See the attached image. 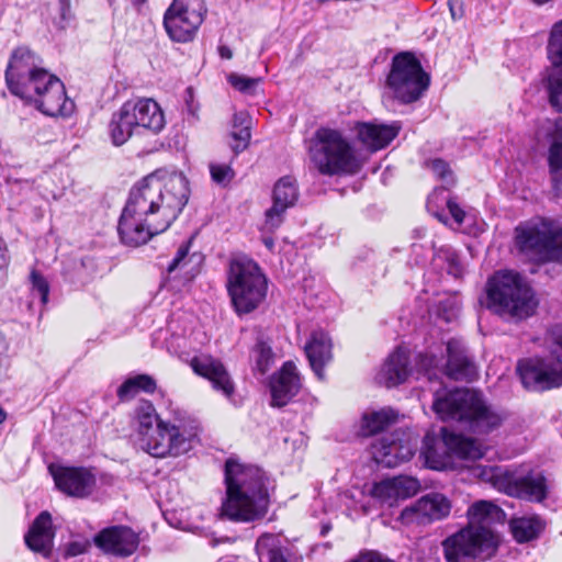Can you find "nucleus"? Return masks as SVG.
I'll use <instances>...</instances> for the list:
<instances>
[{"label": "nucleus", "instance_id": "603ef678", "mask_svg": "<svg viewBox=\"0 0 562 562\" xmlns=\"http://www.w3.org/2000/svg\"><path fill=\"white\" fill-rule=\"evenodd\" d=\"M447 206L454 221L462 224L465 215L464 211L453 201H448Z\"/></svg>", "mask_w": 562, "mask_h": 562}, {"label": "nucleus", "instance_id": "37998d69", "mask_svg": "<svg viewBox=\"0 0 562 562\" xmlns=\"http://www.w3.org/2000/svg\"><path fill=\"white\" fill-rule=\"evenodd\" d=\"M140 392V374L127 379L119 389L117 397L121 402H128Z\"/></svg>", "mask_w": 562, "mask_h": 562}, {"label": "nucleus", "instance_id": "1a4fd4ad", "mask_svg": "<svg viewBox=\"0 0 562 562\" xmlns=\"http://www.w3.org/2000/svg\"><path fill=\"white\" fill-rule=\"evenodd\" d=\"M550 338L554 348L548 357L522 360L517 366L526 389L544 391L562 385V325L551 329Z\"/></svg>", "mask_w": 562, "mask_h": 562}, {"label": "nucleus", "instance_id": "58836bf2", "mask_svg": "<svg viewBox=\"0 0 562 562\" xmlns=\"http://www.w3.org/2000/svg\"><path fill=\"white\" fill-rule=\"evenodd\" d=\"M548 162L551 172L562 171V116L554 122Z\"/></svg>", "mask_w": 562, "mask_h": 562}, {"label": "nucleus", "instance_id": "0eeeda50", "mask_svg": "<svg viewBox=\"0 0 562 562\" xmlns=\"http://www.w3.org/2000/svg\"><path fill=\"white\" fill-rule=\"evenodd\" d=\"M267 289V279L254 260L238 257L231 261L227 291L238 315L248 314L258 308L266 299Z\"/></svg>", "mask_w": 562, "mask_h": 562}, {"label": "nucleus", "instance_id": "b1692460", "mask_svg": "<svg viewBox=\"0 0 562 562\" xmlns=\"http://www.w3.org/2000/svg\"><path fill=\"white\" fill-rule=\"evenodd\" d=\"M140 99L126 101L122 108L113 114L109 124V134L113 145L121 146L133 135L139 126Z\"/></svg>", "mask_w": 562, "mask_h": 562}, {"label": "nucleus", "instance_id": "aec40b11", "mask_svg": "<svg viewBox=\"0 0 562 562\" xmlns=\"http://www.w3.org/2000/svg\"><path fill=\"white\" fill-rule=\"evenodd\" d=\"M94 543L105 553L127 557L136 550L138 536L128 527L112 526L95 535Z\"/></svg>", "mask_w": 562, "mask_h": 562}, {"label": "nucleus", "instance_id": "c03bdc74", "mask_svg": "<svg viewBox=\"0 0 562 562\" xmlns=\"http://www.w3.org/2000/svg\"><path fill=\"white\" fill-rule=\"evenodd\" d=\"M426 166L446 184L454 183L453 173L446 161L441 159H434L428 161Z\"/></svg>", "mask_w": 562, "mask_h": 562}, {"label": "nucleus", "instance_id": "9d476101", "mask_svg": "<svg viewBox=\"0 0 562 562\" xmlns=\"http://www.w3.org/2000/svg\"><path fill=\"white\" fill-rule=\"evenodd\" d=\"M430 78L419 60L408 52L398 53L392 59L386 77V88L402 103L417 101L428 89Z\"/></svg>", "mask_w": 562, "mask_h": 562}, {"label": "nucleus", "instance_id": "8fccbe9b", "mask_svg": "<svg viewBox=\"0 0 562 562\" xmlns=\"http://www.w3.org/2000/svg\"><path fill=\"white\" fill-rule=\"evenodd\" d=\"M446 260H447V271H448V273L453 276V277H456V278L461 277L462 272H463V269H462V267L459 263L458 257L454 254L449 252V254L446 255Z\"/></svg>", "mask_w": 562, "mask_h": 562}, {"label": "nucleus", "instance_id": "49530a36", "mask_svg": "<svg viewBox=\"0 0 562 562\" xmlns=\"http://www.w3.org/2000/svg\"><path fill=\"white\" fill-rule=\"evenodd\" d=\"M423 454L425 457L426 464L430 469L440 470L447 467V462L439 458L435 447L428 446L426 443Z\"/></svg>", "mask_w": 562, "mask_h": 562}, {"label": "nucleus", "instance_id": "2f4dec72", "mask_svg": "<svg viewBox=\"0 0 562 562\" xmlns=\"http://www.w3.org/2000/svg\"><path fill=\"white\" fill-rule=\"evenodd\" d=\"M408 363L409 358L407 351L401 348L396 349L384 361L376 374V381L386 387L404 383L411 372Z\"/></svg>", "mask_w": 562, "mask_h": 562}, {"label": "nucleus", "instance_id": "13d9d810", "mask_svg": "<svg viewBox=\"0 0 562 562\" xmlns=\"http://www.w3.org/2000/svg\"><path fill=\"white\" fill-rule=\"evenodd\" d=\"M157 390V384L155 380L146 374H143V392L145 393H155Z\"/></svg>", "mask_w": 562, "mask_h": 562}, {"label": "nucleus", "instance_id": "f257e3e1", "mask_svg": "<svg viewBox=\"0 0 562 562\" xmlns=\"http://www.w3.org/2000/svg\"><path fill=\"white\" fill-rule=\"evenodd\" d=\"M226 497L222 515L232 521L251 522L265 517L269 495L265 473L255 465L228 459L225 463Z\"/></svg>", "mask_w": 562, "mask_h": 562}, {"label": "nucleus", "instance_id": "0e129e2a", "mask_svg": "<svg viewBox=\"0 0 562 562\" xmlns=\"http://www.w3.org/2000/svg\"><path fill=\"white\" fill-rule=\"evenodd\" d=\"M135 5H138L140 3V0H133Z\"/></svg>", "mask_w": 562, "mask_h": 562}, {"label": "nucleus", "instance_id": "a211bd4d", "mask_svg": "<svg viewBox=\"0 0 562 562\" xmlns=\"http://www.w3.org/2000/svg\"><path fill=\"white\" fill-rule=\"evenodd\" d=\"M299 198L295 181L290 177L281 178L273 188L272 206L265 213L263 229L273 232L283 222L285 211L293 206Z\"/></svg>", "mask_w": 562, "mask_h": 562}, {"label": "nucleus", "instance_id": "412c9836", "mask_svg": "<svg viewBox=\"0 0 562 562\" xmlns=\"http://www.w3.org/2000/svg\"><path fill=\"white\" fill-rule=\"evenodd\" d=\"M419 487V482L416 479L400 475L374 483L370 495L382 504L393 506L400 499L414 496Z\"/></svg>", "mask_w": 562, "mask_h": 562}, {"label": "nucleus", "instance_id": "4468645a", "mask_svg": "<svg viewBox=\"0 0 562 562\" xmlns=\"http://www.w3.org/2000/svg\"><path fill=\"white\" fill-rule=\"evenodd\" d=\"M206 13L204 0H173L165 12L164 25L172 41L187 43L194 38Z\"/></svg>", "mask_w": 562, "mask_h": 562}, {"label": "nucleus", "instance_id": "6ab92c4d", "mask_svg": "<svg viewBox=\"0 0 562 562\" xmlns=\"http://www.w3.org/2000/svg\"><path fill=\"white\" fill-rule=\"evenodd\" d=\"M55 484L65 494L74 497H86L91 494L94 485V475L85 468L49 467Z\"/></svg>", "mask_w": 562, "mask_h": 562}, {"label": "nucleus", "instance_id": "f704fd0d", "mask_svg": "<svg viewBox=\"0 0 562 562\" xmlns=\"http://www.w3.org/2000/svg\"><path fill=\"white\" fill-rule=\"evenodd\" d=\"M250 128L251 117L246 112L234 114L231 132L232 142L229 143V146L235 156L244 151L249 146L251 138Z\"/></svg>", "mask_w": 562, "mask_h": 562}, {"label": "nucleus", "instance_id": "5fc2aeb1", "mask_svg": "<svg viewBox=\"0 0 562 562\" xmlns=\"http://www.w3.org/2000/svg\"><path fill=\"white\" fill-rule=\"evenodd\" d=\"M10 261L7 243L0 237V269L7 267Z\"/></svg>", "mask_w": 562, "mask_h": 562}, {"label": "nucleus", "instance_id": "473e14b6", "mask_svg": "<svg viewBox=\"0 0 562 562\" xmlns=\"http://www.w3.org/2000/svg\"><path fill=\"white\" fill-rule=\"evenodd\" d=\"M467 516L468 527L492 530V525L504 520L505 513L490 501H477L469 507Z\"/></svg>", "mask_w": 562, "mask_h": 562}, {"label": "nucleus", "instance_id": "c9c22d12", "mask_svg": "<svg viewBox=\"0 0 562 562\" xmlns=\"http://www.w3.org/2000/svg\"><path fill=\"white\" fill-rule=\"evenodd\" d=\"M256 552L260 562H288L279 536L263 533L256 542Z\"/></svg>", "mask_w": 562, "mask_h": 562}, {"label": "nucleus", "instance_id": "20e7f679", "mask_svg": "<svg viewBox=\"0 0 562 562\" xmlns=\"http://www.w3.org/2000/svg\"><path fill=\"white\" fill-rule=\"evenodd\" d=\"M195 422L169 424L160 419L154 406L143 400V450L155 458L187 453L198 440Z\"/></svg>", "mask_w": 562, "mask_h": 562}, {"label": "nucleus", "instance_id": "dca6fc26", "mask_svg": "<svg viewBox=\"0 0 562 562\" xmlns=\"http://www.w3.org/2000/svg\"><path fill=\"white\" fill-rule=\"evenodd\" d=\"M450 509L451 504L445 495L430 493L419 498L412 506L403 509L400 520L405 525H427L447 517Z\"/></svg>", "mask_w": 562, "mask_h": 562}, {"label": "nucleus", "instance_id": "69168bd1", "mask_svg": "<svg viewBox=\"0 0 562 562\" xmlns=\"http://www.w3.org/2000/svg\"><path fill=\"white\" fill-rule=\"evenodd\" d=\"M158 395H159L160 397H162V396H164V394H162V392H161V391H158Z\"/></svg>", "mask_w": 562, "mask_h": 562}, {"label": "nucleus", "instance_id": "09e8293b", "mask_svg": "<svg viewBox=\"0 0 562 562\" xmlns=\"http://www.w3.org/2000/svg\"><path fill=\"white\" fill-rule=\"evenodd\" d=\"M348 562H394L376 551H363Z\"/></svg>", "mask_w": 562, "mask_h": 562}, {"label": "nucleus", "instance_id": "7ed1b4c3", "mask_svg": "<svg viewBox=\"0 0 562 562\" xmlns=\"http://www.w3.org/2000/svg\"><path fill=\"white\" fill-rule=\"evenodd\" d=\"M432 408L442 420L460 422L470 430L481 434L499 427L504 419L481 393L470 389H456L448 393L436 391Z\"/></svg>", "mask_w": 562, "mask_h": 562}, {"label": "nucleus", "instance_id": "a19ab883", "mask_svg": "<svg viewBox=\"0 0 562 562\" xmlns=\"http://www.w3.org/2000/svg\"><path fill=\"white\" fill-rule=\"evenodd\" d=\"M252 356L257 370L266 373L273 360L271 347L267 342L259 340L252 349Z\"/></svg>", "mask_w": 562, "mask_h": 562}, {"label": "nucleus", "instance_id": "79ce46f5", "mask_svg": "<svg viewBox=\"0 0 562 562\" xmlns=\"http://www.w3.org/2000/svg\"><path fill=\"white\" fill-rule=\"evenodd\" d=\"M212 180L220 186H227L234 178L235 172L227 164H210Z\"/></svg>", "mask_w": 562, "mask_h": 562}, {"label": "nucleus", "instance_id": "ddd939ff", "mask_svg": "<svg viewBox=\"0 0 562 562\" xmlns=\"http://www.w3.org/2000/svg\"><path fill=\"white\" fill-rule=\"evenodd\" d=\"M42 59L29 47L15 48L5 69V85L9 91L19 98H30L32 91H38L41 78L49 74L41 67Z\"/></svg>", "mask_w": 562, "mask_h": 562}, {"label": "nucleus", "instance_id": "423d86ee", "mask_svg": "<svg viewBox=\"0 0 562 562\" xmlns=\"http://www.w3.org/2000/svg\"><path fill=\"white\" fill-rule=\"evenodd\" d=\"M308 154L314 167L325 176L353 175L361 168L351 144L336 128H317L310 140Z\"/></svg>", "mask_w": 562, "mask_h": 562}, {"label": "nucleus", "instance_id": "2eb2a0df", "mask_svg": "<svg viewBox=\"0 0 562 562\" xmlns=\"http://www.w3.org/2000/svg\"><path fill=\"white\" fill-rule=\"evenodd\" d=\"M38 91H32L30 98H21L34 104L37 110L48 116H68L74 111V102L66 95L63 81L53 74H44Z\"/></svg>", "mask_w": 562, "mask_h": 562}, {"label": "nucleus", "instance_id": "864d4df0", "mask_svg": "<svg viewBox=\"0 0 562 562\" xmlns=\"http://www.w3.org/2000/svg\"><path fill=\"white\" fill-rule=\"evenodd\" d=\"M463 2L462 0H449L448 7L453 20L460 19L463 14L462 10Z\"/></svg>", "mask_w": 562, "mask_h": 562}, {"label": "nucleus", "instance_id": "c756f323", "mask_svg": "<svg viewBox=\"0 0 562 562\" xmlns=\"http://www.w3.org/2000/svg\"><path fill=\"white\" fill-rule=\"evenodd\" d=\"M300 390V379L292 362H285L280 372L271 381V404L282 407L295 396Z\"/></svg>", "mask_w": 562, "mask_h": 562}, {"label": "nucleus", "instance_id": "4be33fe9", "mask_svg": "<svg viewBox=\"0 0 562 562\" xmlns=\"http://www.w3.org/2000/svg\"><path fill=\"white\" fill-rule=\"evenodd\" d=\"M166 126V117L161 106L154 99L143 100V143L144 150L154 153L165 146L159 134Z\"/></svg>", "mask_w": 562, "mask_h": 562}, {"label": "nucleus", "instance_id": "7c9ffc66", "mask_svg": "<svg viewBox=\"0 0 562 562\" xmlns=\"http://www.w3.org/2000/svg\"><path fill=\"white\" fill-rule=\"evenodd\" d=\"M54 537L55 531L52 516L45 510L33 521L29 532L25 535V543L32 551L48 557L53 548Z\"/></svg>", "mask_w": 562, "mask_h": 562}, {"label": "nucleus", "instance_id": "e2e57ef3", "mask_svg": "<svg viewBox=\"0 0 562 562\" xmlns=\"http://www.w3.org/2000/svg\"><path fill=\"white\" fill-rule=\"evenodd\" d=\"M7 418V413L3 408L0 407V424H2Z\"/></svg>", "mask_w": 562, "mask_h": 562}, {"label": "nucleus", "instance_id": "a18cd8bd", "mask_svg": "<svg viewBox=\"0 0 562 562\" xmlns=\"http://www.w3.org/2000/svg\"><path fill=\"white\" fill-rule=\"evenodd\" d=\"M32 290L40 295L41 302L46 304L48 301L49 285L45 278L37 271L31 272Z\"/></svg>", "mask_w": 562, "mask_h": 562}, {"label": "nucleus", "instance_id": "5701e85b", "mask_svg": "<svg viewBox=\"0 0 562 562\" xmlns=\"http://www.w3.org/2000/svg\"><path fill=\"white\" fill-rule=\"evenodd\" d=\"M192 370L207 379L214 390L222 392L226 397H232L235 384L224 364L210 356H199L191 360Z\"/></svg>", "mask_w": 562, "mask_h": 562}, {"label": "nucleus", "instance_id": "bb28decb", "mask_svg": "<svg viewBox=\"0 0 562 562\" xmlns=\"http://www.w3.org/2000/svg\"><path fill=\"white\" fill-rule=\"evenodd\" d=\"M448 360L446 374L456 381H472L477 375V368L468 356V351L461 341L452 339L447 344Z\"/></svg>", "mask_w": 562, "mask_h": 562}, {"label": "nucleus", "instance_id": "a878e982", "mask_svg": "<svg viewBox=\"0 0 562 562\" xmlns=\"http://www.w3.org/2000/svg\"><path fill=\"white\" fill-rule=\"evenodd\" d=\"M402 126L398 122L390 124L359 122L356 125L359 142L370 151L385 148L398 135Z\"/></svg>", "mask_w": 562, "mask_h": 562}, {"label": "nucleus", "instance_id": "4d7b16f0", "mask_svg": "<svg viewBox=\"0 0 562 562\" xmlns=\"http://www.w3.org/2000/svg\"><path fill=\"white\" fill-rule=\"evenodd\" d=\"M445 312V318L447 321H450L451 318L456 317L458 312V305L454 299L448 301V307H443Z\"/></svg>", "mask_w": 562, "mask_h": 562}, {"label": "nucleus", "instance_id": "6e6552de", "mask_svg": "<svg viewBox=\"0 0 562 562\" xmlns=\"http://www.w3.org/2000/svg\"><path fill=\"white\" fill-rule=\"evenodd\" d=\"M472 474L512 497L542 502L549 491L548 479L543 472L530 471L526 475H517L506 467L475 465Z\"/></svg>", "mask_w": 562, "mask_h": 562}, {"label": "nucleus", "instance_id": "f8f14e48", "mask_svg": "<svg viewBox=\"0 0 562 562\" xmlns=\"http://www.w3.org/2000/svg\"><path fill=\"white\" fill-rule=\"evenodd\" d=\"M516 246L537 261L562 262V227L552 222L516 228Z\"/></svg>", "mask_w": 562, "mask_h": 562}, {"label": "nucleus", "instance_id": "bf43d9fd", "mask_svg": "<svg viewBox=\"0 0 562 562\" xmlns=\"http://www.w3.org/2000/svg\"><path fill=\"white\" fill-rule=\"evenodd\" d=\"M437 360L432 356H420L419 364L426 371H428L431 367L436 366Z\"/></svg>", "mask_w": 562, "mask_h": 562}, {"label": "nucleus", "instance_id": "9b49d317", "mask_svg": "<svg viewBox=\"0 0 562 562\" xmlns=\"http://www.w3.org/2000/svg\"><path fill=\"white\" fill-rule=\"evenodd\" d=\"M441 546L446 562H481L496 553L497 539L492 530L465 526L447 537Z\"/></svg>", "mask_w": 562, "mask_h": 562}, {"label": "nucleus", "instance_id": "de8ad7c7", "mask_svg": "<svg viewBox=\"0 0 562 562\" xmlns=\"http://www.w3.org/2000/svg\"><path fill=\"white\" fill-rule=\"evenodd\" d=\"M189 244L179 247L176 257L168 267V271L171 272L176 269L183 268L188 261Z\"/></svg>", "mask_w": 562, "mask_h": 562}, {"label": "nucleus", "instance_id": "ea45409f", "mask_svg": "<svg viewBox=\"0 0 562 562\" xmlns=\"http://www.w3.org/2000/svg\"><path fill=\"white\" fill-rule=\"evenodd\" d=\"M227 81L235 90L239 91L240 93L254 95L257 93L262 79L232 72L227 76Z\"/></svg>", "mask_w": 562, "mask_h": 562}, {"label": "nucleus", "instance_id": "72a5a7b5", "mask_svg": "<svg viewBox=\"0 0 562 562\" xmlns=\"http://www.w3.org/2000/svg\"><path fill=\"white\" fill-rule=\"evenodd\" d=\"M443 446L453 456L464 460H477L484 457L483 447L472 438L448 434L443 429Z\"/></svg>", "mask_w": 562, "mask_h": 562}, {"label": "nucleus", "instance_id": "393cba45", "mask_svg": "<svg viewBox=\"0 0 562 562\" xmlns=\"http://www.w3.org/2000/svg\"><path fill=\"white\" fill-rule=\"evenodd\" d=\"M374 461L385 468H395L408 461L414 452L407 443H403L398 435L391 434L381 437L371 445Z\"/></svg>", "mask_w": 562, "mask_h": 562}, {"label": "nucleus", "instance_id": "cd10ccee", "mask_svg": "<svg viewBox=\"0 0 562 562\" xmlns=\"http://www.w3.org/2000/svg\"><path fill=\"white\" fill-rule=\"evenodd\" d=\"M304 351L312 370L319 380H323L324 367L333 359L331 338L323 329L313 330L304 346Z\"/></svg>", "mask_w": 562, "mask_h": 562}, {"label": "nucleus", "instance_id": "6e6d98bb", "mask_svg": "<svg viewBox=\"0 0 562 562\" xmlns=\"http://www.w3.org/2000/svg\"><path fill=\"white\" fill-rule=\"evenodd\" d=\"M60 7V19L65 22L71 18L70 0H58Z\"/></svg>", "mask_w": 562, "mask_h": 562}, {"label": "nucleus", "instance_id": "e433bc0d", "mask_svg": "<svg viewBox=\"0 0 562 562\" xmlns=\"http://www.w3.org/2000/svg\"><path fill=\"white\" fill-rule=\"evenodd\" d=\"M396 418L397 414L395 411L389 407L364 414L361 424L362 435L371 436L382 431L389 425L395 423Z\"/></svg>", "mask_w": 562, "mask_h": 562}, {"label": "nucleus", "instance_id": "39448f33", "mask_svg": "<svg viewBox=\"0 0 562 562\" xmlns=\"http://www.w3.org/2000/svg\"><path fill=\"white\" fill-rule=\"evenodd\" d=\"M485 305L499 316L521 321L535 314L538 300L531 286L519 273L504 270L488 279Z\"/></svg>", "mask_w": 562, "mask_h": 562}, {"label": "nucleus", "instance_id": "f03ea898", "mask_svg": "<svg viewBox=\"0 0 562 562\" xmlns=\"http://www.w3.org/2000/svg\"><path fill=\"white\" fill-rule=\"evenodd\" d=\"M189 200L187 178L175 170L157 169L143 179V201L149 203L143 231L149 238L165 232Z\"/></svg>", "mask_w": 562, "mask_h": 562}, {"label": "nucleus", "instance_id": "052dcab7", "mask_svg": "<svg viewBox=\"0 0 562 562\" xmlns=\"http://www.w3.org/2000/svg\"><path fill=\"white\" fill-rule=\"evenodd\" d=\"M218 50L222 58L231 59L233 57V53L227 46H221Z\"/></svg>", "mask_w": 562, "mask_h": 562}, {"label": "nucleus", "instance_id": "3c124183", "mask_svg": "<svg viewBox=\"0 0 562 562\" xmlns=\"http://www.w3.org/2000/svg\"><path fill=\"white\" fill-rule=\"evenodd\" d=\"M187 92H188V98L186 100L187 112H188V115H189V121L191 123H194V122H196L199 120V109H200V106H199V104L196 102H194L191 89H188Z\"/></svg>", "mask_w": 562, "mask_h": 562}, {"label": "nucleus", "instance_id": "4c0bfd02", "mask_svg": "<svg viewBox=\"0 0 562 562\" xmlns=\"http://www.w3.org/2000/svg\"><path fill=\"white\" fill-rule=\"evenodd\" d=\"M510 530L518 542H527L539 537L543 524L537 517H520L510 521Z\"/></svg>", "mask_w": 562, "mask_h": 562}, {"label": "nucleus", "instance_id": "680f3d73", "mask_svg": "<svg viewBox=\"0 0 562 562\" xmlns=\"http://www.w3.org/2000/svg\"><path fill=\"white\" fill-rule=\"evenodd\" d=\"M263 243L265 245L269 248V249H272L273 248V239L270 238V237H267L263 239Z\"/></svg>", "mask_w": 562, "mask_h": 562}, {"label": "nucleus", "instance_id": "f3484780", "mask_svg": "<svg viewBox=\"0 0 562 562\" xmlns=\"http://www.w3.org/2000/svg\"><path fill=\"white\" fill-rule=\"evenodd\" d=\"M547 53L551 64L546 76L549 103L562 113V30L557 29L553 34H549Z\"/></svg>", "mask_w": 562, "mask_h": 562}, {"label": "nucleus", "instance_id": "c85d7f7f", "mask_svg": "<svg viewBox=\"0 0 562 562\" xmlns=\"http://www.w3.org/2000/svg\"><path fill=\"white\" fill-rule=\"evenodd\" d=\"M138 195H140V186L137 182L131 190L117 226L122 243L130 247H138L140 240V221L136 218Z\"/></svg>", "mask_w": 562, "mask_h": 562}]
</instances>
